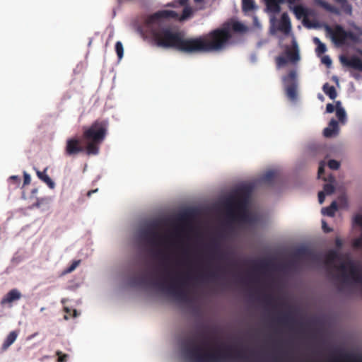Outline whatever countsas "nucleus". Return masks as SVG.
Returning a JSON list of instances; mask_svg holds the SVG:
<instances>
[{
	"label": "nucleus",
	"mask_w": 362,
	"mask_h": 362,
	"mask_svg": "<svg viewBox=\"0 0 362 362\" xmlns=\"http://www.w3.org/2000/svg\"><path fill=\"white\" fill-rule=\"evenodd\" d=\"M336 116L340 122L344 123L346 119V114L340 101L335 102Z\"/></svg>",
	"instance_id": "21"
},
{
	"label": "nucleus",
	"mask_w": 362,
	"mask_h": 362,
	"mask_svg": "<svg viewBox=\"0 0 362 362\" xmlns=\"http://www.w3.org/2000/svg\"><path fill=\"white\" fill-rule=\"evenodd\" d=\"M335 245L337 248L340 249L343 245V242L340 238H337L335 240Z\"/></svg>",
	"instance_id": "49"
},
{
	"label": "nucleus",
	"mask_w": 362,
	"mask_h": 362,
	"mask_svg": "<svg viewBox=\"0 0 362 362\" xmlns=\"http://www.w3.org/2000/svg\"><path fill=\"white\" fill-rule=\"evenodd\" d=\"M338 132V122L334 119H332L329 123L328 127L324 129L323 134L325 137H332L334 134H337Z\"/></svg>",
	"instance_id": "17"
},
{
	"label": "nucleus",
	"mask_w": 362,
	"mask_h": 362,
	"mask_svg": "<svg viewBox=\"0 0 362 362\" xmlns=\"http://www.w3.org/2000/svg\"><path fill=\"white\" fill-rule=\"evenodd\" d=\"M276 320L279 324L284 325H291L294 322L293 317L291 316L289 313L283 314L282 315L277 317Z\"/></svg>",
	"instance_id": "27"
},
{
	"label": "nucleus",
	"mask_w": 362,
	"mask_h": 362,
	"mask_svg": "<svg viewBox=\"0 0 362 362\" xmlns=\"http://www.w3.org/2000/svg\"><path fill=\"white\" fill-rule=\"evenodd\" d=\"M40 204L39 201H37V202L34 204V206L40 207Z\"/></svg>",
	"instance_id": "54"
},
{
	"label": "nucleus",
	"mask_w": 362,
	"mask_h": 362,
	"mask_svg": "<svg viewBox=\"0 0 362 362\" xmlns=\"http://www.w3.org/2000/svg\"><path fill=\"white\" fill-rule=\"evenodd\" d=\"M218 277H219V276H218L217 271H210V272H207L206 274H201L199 276V278L202 280L208 279V280H211V281H215V280L218 279Z\"/></svg>",
	"instance_id": "30"
},
{
	"label": "nucleus",
	"mask_w": 362,
	"mask_h": 362,
	"mask_svg": "<svg viewBox=\"0 0 362 362\" xmlns=\"http://www.w3.org/2000/svg\"><path fill=\"white\" fill-rule=\"evenodd\" d=\"M278 29L285 34H288L291 30L290 18L286 13L281 15Z\"/></svg>",
	"instance_id": "16"
},
{
	"label": "nucleus",
	"mask_w": 362,
	"mask_h": 362,
	"mask_svg": "<svg viewBox=\"0 0 362 362\" xmlns=\"http://www.w3.org/2000/svg\"><path fill=\"white\" fill-rule=\"evenodd\" d=\"M293 11L298 19H300L303 17L306 18L308 16V11L301 5L294 6Z\"/></svg>",
	"instance_id": "26"
},
{
	"label": "nucleus",
	"mask_w": 362,
	"mask_h": 362,
	"mask_svg": "<svg viewBox=\"0 0 362 362\" xmlns=\"http://www.w3.org/2000/svg\"><path fill=\"white\" fill-rule=\"evenodd\" d=\"M239 281L243 283V284H245V279H243V278H240L239 279Z\"/></svg>",
	"instance_id": "53"
},
{
	"label": "nucleus",
	"mask_w": 362,
	"mask_h": 362,
	"mask_svg": "<svg viewBox=\"0 0 362 362\" xmlns=\"http://www.w3.org/2000/svg\"><path fill=\"white\" fill-rule=\"evenodd\" d=\"M293 257L296 259H313L317 258V255L310 249L301 247L298 248L293 253Z\"/></svg>",
	"instance_id": "13"
},
{
	"label": "nucleus",
	"mask_w": 362,
	"mask_h": 362,
	"mask_svg": "<svg viewBox=\"0 0 362 362\" xmlns=\"http://www.w3.org/2000/svg\"><path fill=\"white\" fill-rule=\"evenodd\" d=\"M247 198L245 189H241L235 196H232L226 201V215L231 221L239 220L244 223L253 222L252 216L246 209Z\"/></svg>",
	"instance_id": "4"
},
{
	"label": "nucleus",
	"mask_w": 362,
	"mask_h": 362,
	"mask_svg": "<svg viewBox=\"0 0 362 362\" xmlns=\"http://www.w3.org/2000/svg\"><path fill=\"white\" fill-rule=\"evenodd\" d=\"M219 257H220V259H223V258H224V256H223V255H221L219 256Z\"/></svg>",
	"instance_id": "58"
},
{
	"label": "nucleus",
	"mask_w": 362,
	"mask_h": 362,
	"mask_svg": "<svg viewBox=\"0 0 362 362\" xmlns=\"http://www.w3.org/2000/svg\"><path fill=\"white\" fill-rule=\"evenodd\" d=\"M264 300L267 305H270L274 301V298L272 296L268 295L264 297Z\"/></svg>",
	"instance_id": "46"
},
{
	"label": "nucleus",
	"mask_w": 362,
	"mask_h": 362,
	"mask_svg": "<svg viewBox=\"0 0 362 362\" xmlns=\"http://www.w3.org/2000/svg\"><path fill=\"white\" fill-rule=\"evenodd\" d=\"M18 334V333L16 331H12L8 334L2 344L1 349L3 351H6L16 341Z\"/></svg>",
	"instance_id": "22"
},
{
	"label": "nucleus",
	"mask_w": 362,
	"mask_h": 362,
	"mask_svg": "<svg viewBox=\"0 0 362 362\" xmlns=\"http://www.w3.org/2000/svg\"><path fill=\"white\" fill-rule=\"evenodd\" d=\"M340 259L337 250H332L327 252L325 263L327 266L334 267L341 272L342 281L345 284H356L362 286V269L352 260L342 262L339 266L334 265V262Z\"/></svg>",
	"instance_id": "3"
},
{
	"label": "nucleus",
	"mask_w": 362,
	"mask_h": 362,
	"mask_svg": "<svg viewBox=\"0 0 362 362\" xmlns=\"http://www.w3.org/2000/svg\"><path fill=\"white\" fill-rule=\"evenodd\" d=\"M340 60L344 65L362 71V59L360 58L357 57H352L351 58L341 57Z\"/></svg>",
	"instance_id": "14"
},
{
	"label": "nucleus",
	"mask_w": 362,
	"mask_h": 362,
	"mask_svg": "<svg viewBox=\"0 0 362 362\" xmlns=\"http://www.w3.org/2000/svg\"><path fill=\"white\" fill-rule=\"evenodd\" d=\"M86 151V146L81 145V140L76 137L70 138L66 140L64 148V154L66 156H76L80 153Z\"/></svg>",
	"instance_id": "11"
},
{
	"label": "nucleus",
	"mask_w": 362,
	"mask_h": 362,
	"mask_svg": "<svg viewBox=\"0 0 362 362\" xmlns=\"http://www.w3.org/2000/svg\"><path fill=\"white\" fill-rule=\"evenodd\" d=\"M322 228L325 233H329L332 230L330 228L327 227L326 222L324 221H322Z\"/></svg>",
	"instance_id": "50"
},
{
	"label": "nucleus",
	"mask_w": 362,
	"mask_h": 362,
	"mask_svg": "<svg viewBox=\"0 0 362 362\" xmlns=\"http://www.w3.org/2000/svg\"><path fill=\"white\" fill-rule=\"evenodd\" d=\"M37 177L43 181L45 183H46L50 188L54 187V182L52 180V179L47 175L46 170L41 172L37 170Z\"/></svg>",
	"instance_id": "24"
},
{
	"label": "nucleus",
	"mask_w": 362,
	"mask_h": 362,
	"mask_svg": "<svg viewBox=\"0 0 362 362\" xmlns=\"http://www.w3.org/2000/svg\"><path fill=\"white\" fill-rule=\"evenodd\" d=\"M97 190H98V189L89 191V192L87 193V195H88V197H90V194H91L92 193H93V192H96Z\"/></svg>",
	"instance_id": "52"
},
{
	"label": "nucleus",
	"mask_w": 362,
	"mask_h": 362,
	"mask_svg": "<svg viewBox=\"0 0 362 362\" xmlns=\"http://www.w3.org/2000/svg\"><path fill=\"white\" fill-rule=\"evenodd\" d=\"M282 81L284 85L286 95L291 101H295L297 100L298 93V82H297V74L295 70H291L289 73L282 78Z\"/></svg>",
	"instance_id": "9"
},
{
	"label": "nucleus",
	"mask_w": 362,
	"mask_h": 362,
	"mask_svg": "<svg viewBox=\"0 0 362 362\" xmlns=\"http://www.w3.org/2000/svg\"><path fill=\"white\" fill-rule=\"evenodd\" d=\"M329 180L330 182H334V177L333 176H330V177H329Z\"/></svg>",
	"instance_id": "55"
},
{
	"label": "nucleus",
	"mask_w": 362,
	"mask_h": 362,
	"mask_svg": "<svg viewBox=\"0 0 362 362\" xmlns=\"http://www.w3.org/2000/svg\"><path fill=\"white\" fill-rule=\"evenodd\" d=\"M115 52L117 54L118 59H121L124 54V48L122 43L120 41H117L115 43Z\"/></svg>",
	"instance_id": "32"
},
{
	"label": "nucleus",
	"mask_w": 362,
	"mask_h": 362,
	"mask_svg": "<svg viewBox=\"0 0 362 362\" xmlns=\"http://www.w3.org/2000/svg\"><path fill=\"white\" fill-rule=\"evenodd\" d=\"M337 3L339 4L342 10L345 13L351 15L352 13V6L348 2L347 0H334Z\"/></svg>",
	"instance_id": "29"
},
{
	"label": "nucleus",
	"mask_w": 362,
	"mask_h": 362,
	"mask_svg": "<svg viewBox=\"0 0 362 362\" xmlns=\"http://www.w3.org/2000/svg\"><path fill=\"white\" fill-rule=\"evenodd\" d=\"M155 256L156 257H161L162 259L165 261H167L169 259V257L168 255H165L163 253V252L162 250H158L157 251L156 253H155Z\"/></svg>",
	"instance_id": "43"
},
{
	"label": "nucleus",
	"mask_w": 362,
	"mask_h": 362,
	"mask_svg": "<svg viewBox=\"0 0 362 362\" xmlns=\"http://www.w3.org/2000/svg\"><path fill=\"white\" fill-rule=\"evenodd\" d=\"M256 8L254 0H243L242 1V8L245 12H249L253 11Z\"/></svg>",
	"instance_id": "28"
},
{
	"label": "nucleus",
	"mask_w": 362,
	"mask_h": 362,
	"mask_svg": "<svg viewBox=\"0 0 362 362\" xmlns=\"http://www.w3.org/2000/svg\"><path fill=\"white\" fill-rule=\"evenodd\" d=\"M80 263L81 260H74L71 264L63 272V274H67L72 272L80 264Z\"/></svg>",
	"instance_id": "33"
},
{
	"label": "nucleus",
	"mask_w": 362,
	"mask_h": 362,
	"mask_svg": "<svg viewBox=\"0 0 362 362\" xmlns=\"http://www.w3.org/2000/svg\"><path fill=\"white\" fill-rule=\"evenodd\" d=\"M335 106L332 105V103H328L326 105V112L327 113H332L334 111Z\"/></svg>",
	"instance_id": "47"
},
{
	"label": "nucleus",
	"mask_w": 362,
	"mask_h": 362,
	"mask_svg": "<svg viewBox=\"0 0 362 362\" xmlns=\"http://www.w3.org/2000/svg\"><path fill=\"white\" fill-rule=\"evenodd\" d=\"M10 180L13 181V182L15 184H16L17 185H18L21 182V178L18 177V176H16V175H13L10 177Z\"/></svg>",
	"instance_id": "48"
},
{
	"label": "nucleus",
	"mask_w": 362,
	"mask_h": 362,
	"mask_svg": "<svg viewBox=\"0 0 362 362\" xmlns=\"http://www.w3.org/2000/svg\"><path fill=\"white\" fill-rule=\"evenodd\" d=\"M185 218V215H183V216H182L180 218V221H183Z\"/></svg>",
	"instance_id": "57"
},
{
	"label": "nucleus",
	"mask_w": 362,
	"mask_h": 362,
	"mask_svg": "<svg viewBox=\"0 0 362 362\" xmlns=\"http://www.w3.org/2000/svg\"><path fill=\"white\" fill-rule=\"evenodd\" d=\"M322 90L324 93L332 100H334L337 96L335 88L333 86H330L328 83H325L323 85Z\"/></svg>",
	"instance_id": "23"
},
{
	"label": "nucleus",
	"mask_w": 362,
	"mask_h": 362,
	"mask_svg": "<svg viewBox=\"0 0 362 362\" xmlns=\"http://www.w3.org/2000/svg\"><path fill=\"white\" fill-rule=\"evenodd\" d=\"M313 42L317 45L316 52L318 55L324 54L327 51L326 46L317 37L313 39Z\"/></svg>",
	"instance_id": "31"
},
{
	"label": "nucleus",
	"mask_w": 362,
	"mask_h": 362,
	"mask_svg": "<svg viewBox=\"0 0 362 362\" xmlns=\"http://www.w3.org/2000/svg\"><path fill=\"white\" fill-rule=\"evenodd\" d=\"M107 122L104 120H95L89 127H83L82 139L86 142V153L97 155L100 144L107 134Z\"/></svg>",
	"instance_id": "5"
},
{
	"label": "nucleus",
	"mask_w": 362,
	"mask_h": 362,
	"mask_svg": "<svg viewBox=\"0 0 362 362\" xmlns=\"http://www.w3.org/2000/svg\"><path fill=\"white\" fill-rule=\"evenodd\" d=\"M64 310L66 314H69L70 316H72L73 317H76L78 315V313L76 309H71L68 307H64Z\"/></svg>",
	"instance_id": "40"
},
{
	"label": "nucleus",
	"mask_w": 362,
	"mask_h": 362,
	"mask_svg": "<svg viewBox=\"0 0 362 362\" xmlns=\"http://www.w3.org/2000/svg\"><path fill=\"white\" fill-rule=\"evenodd\" d=\"M266 265H267L266 262L264 261H262L259 264H255V268L256 269H257V268L263 269L266 267Z\"/></svg>",
	"instance_id": "51"
},
{
	"label": "nucleus",
	"mask_w": 362,
	"mask_h": 362,
	"mask_svg": "<svg viewBox=\"0 0 362 362\" xmlns=\"http://www.w3.org/2000/svg\"><path fill=\"white\" fill-rule=\"evenodd\" d=\"M23 185H29L30 183V176L26 173H24V175H23Z\"/></svg>",
	"instance_id": "45"
},
{
	"label": "nucleus",
	"mask_w": 362,
	"mask_h": 362,
	"mask_svg": "<svg viewBox=\"0 0 362 362\" xmlns=\"http://www.w3.org/2000/svg\"><path fill=\"white\" fill-rule=\"evenodd\" d=\"M322 62L325 64L327 67H329L332 64V60L329 56H324L322 58Z\"/></svg>",
	"instance_id": "42"
},
{
	"label": "nucleus",
	"mask_w": 362,
	"mask_h": 362,
	"mask_svg": "<svg viewBox=\"0 0 362 362\" xmlns=\"http://www.w3.org/2000/svg\"><path fill=\"white\" fill-rule=\"evenodd\" d=\"M325 195H326V194L322 191H320L318 192V200H319V203L320 204H322L324 202L325 199Z\"/></svg>",
	"instance_id": "44"
},
{
	"label": "nucleus",
	"mask_w": 362,
	"mask_h": 362,
	"mask_svg": "<svg viewBox=\"0 0 362 362\" xmlns=\"http://www.w3.org/2000/svg\"><path fill=\"white\" fill-rule=\"evenodd\" d=\"M21 298V292L16 289H11L6 295H5L1 300V305H4L8 303H11L15 300H18Z\"/></svg>",
	"instance_id": "15"
},
{
	"label": "nucleus",
	"mask_w": 362,
	"mask_h": 362,
	"mask_svg": "<svg viewBox=\"0 0 362 362\" xmlns=\"http://www.w3.org/2000/svg\"><path fill=\"white\" fill-rule=\"evenodd\" d=\"M157 228L158 224L153 223L146 228L142 229L139 234L140 240L153 247L161 245L163 236L157 231Z\"/></svg>",
	"instance_id": "7"
},
{
	"label": "nucleus",
	"mask_w": 362,
	"mask_h": 362,
	"mask_svg": "<svg viewBox=\"0 0 362 362\" xmlns=\"http://www.w3.org/2000/svg\"><path fill=\"white\" fill-rule=\"evenodd\" d=\"M217 250H218V247H215V251H217Z\"/></svg>",
	"instance_id": "61"
},
{
	"label": "nucleus",
	"mask_w": 362,
	"mask_h": 362,
	"mask_svg": "<svg viewBox=\"0 0 362 362\" xmlns=\"http://www.w3.org/2000/svg\"><path fill=\"white\" fill-rule=\"evenodd\" d=\"M324 173H325V163L323 161H322V162H320V165H319L317 175H318L319 178H322L324 180H327V179L325 177H322V175L324 174Z\"/></svg>",
	"instance_id": "39"
},
{
	"label": "nucleus",
	"mask_w": 362,
	"mask_h": 362,
	"mask_svg": "<svg viewBox=\"0 0 362 362\" xmlns=\"http://www.w3.org/2000/svg\"><path fill=\"white\" fill-rule=\"evenodd\" d=\"M326 31L330 35L333 42L337 45H343L346 40L356 41L357 37L351 31H346L341 25H336L333 28L328 25L325 28Z\"/></svg>",
	"instance_id": "8"
},
{
	"label": "nucleus",
	"mask_w": 362,
	"mask_h": 362,
	"mask_svg": "<svg viewBox=\"0 0 362 362\" xmlns=\"http://www.w3.org/2000/svg\"><path fill=\"white\" fill-rule=\"evenodd\" d=\"M64 319L65 320H68L69 319V317L67 315H64Z\"/></svg>",
	"instance_id": "59"
},
{
	"label": "nucleus",
	"mask_w": 362,
	"mask_h": 362,
	"mask_svg": "<svg viewBox=\"0 0 362 362\" xmlns=\"http://www.w3.org/2000/svg\"><path fill=\"white\" fill-rule=\"evenodd\" d=\"M352 245L354 248L362 250V231L360 237L354 240Z\"/></svg>",
	"instance_id": "36"
},
{
	"label": "nucleus",
	"mask_w": 362,
	"mask_h": 362,
	"mask_svg": "<svg viewBox=\"0 0 362 362\" xmlns=\"http://www.w3.org/2000/svg\"><path fill=\"white\" fill-rule=\"evenodd\" d=\"M189 279V274H182L177 273L176 276L171 279L170 284L166 285L165 282H155L154 285L160 290L166 291L168 293L173 296L179 300H185L187 294L182 289V286L185 285L186 280Z\"/></svg>",
	"instance_id": "6"
},
{
	"label": "nucleus",
	"mask_w": 362,
	"mask_h": 362,
	"mask_svg": "<svg viewBox=\"0 0 362 362\" xmlns=\"http://www.w3.org/2000/svg\"><path fill=\"white\" fill-rule=\"evenodd\" d=\"M189 0H174L168 4L170 7L185 6L181 15L176 11L162 10L148 16L139 29L146 33L154 44L163 48H175L184 53H203L219 51L225 48L231 38L228 28H218L207 35L197 37L185 38L183 34L166 23L168 19L185 21L193 15L188 6Z\"/></svg>",
	"instance_id": "1"
},
{
	"label": "nucleus",
	"mask_w": 362,
	"mask_h": 362,
	"mask_svg": "<svg viewBox=\"0 0 362 362\" xmlns=\"http://www.w3.org/2000/svg\"><path fill=\"white\" fill-rule=\"evenodd\" d=\"M337 210V204L335 201L332 202V204L322 208V214L327 216L332 217L334 216L336 211Z\"/></svg>",
	"instance_id": "25"
},
{
	"label": "nucleus",
	"mask_w": 362,
	"mask_h": 362,
	"mask_svg": "<svg viewBox=\"0 0 362 362\" xmlns=\"http://www.w3.org/2000/svg\"><path fill=\"white\" fill-rule=\"evenodd\" d=\"M200 346L192 348L184 347L182 354L189 362H233L235 361H247L248 357L243 351H233L230 348L226 351H216L214 352H202Z\"/></svg>",
	"instance_id": "2"
},
{
	"label": "nucleus",
	"mask_w": 362,
	"mask_h": 362,
	"mask_svg": "<svg viewBox=\"0 0 362 362\" xmlns=\"http://www.w3.org/2000/svg\"><path fill=\"white\" fill-rule=\"evenodd\" d=\"M328 167L332 170H337L340 166V163L336 160L332 159L328 161Z\"/></svg>",
	"instance_id": "38"
},
{
	"label": "nucleus",
	"mask_w": 362,
	"mask_h": 362,
	"mask_svg": "<svg viewBox=\"0 0 362 362\" xmlns=\"http://www.w3.org/2000/svg\"><path fill=\"white\" fill-rule=\"evenodd\" d=\"M232 29L235 31V32H244L246 30V28L245 26L240 23V22H234L232 25Z\"/></svg>",
	"instance_id": "34"
},
{
	"label": "nucleus",
	"mask_w": 362,
	"mask_h": 362,
	"mask_svg": "<svg viewBox=\"0 0 362 362\" xmlns=\"http://www.w3.org/2000/svg\"><path fill=\"white\" fill-rule=\"evenodd\" d=\"M56 355L58 356L57 362H66L68 360V354H63L61 351H57Z\"/></svg>",
	"instance_id": "37"
},
{
	"label": "nucleus",
	"mask_w": 362,
	"mask_h": 362,
	"mask_svg": "<svg viewBox=\"0 0 362 362\" xmlns=\"http://www.w3.org/2000/svg\"><path fill=\"white\" fill-rule=\"evenodd\" d=\"M278 177V173L275 170H269L265 173L261 177V182L264 184H273Z\"/></svg>",
	"instance_id": "20"
},
{
	"label": "nucleus",
	"mask_w": 362,
	"mask_h": 362,
	"mask_svg": "<svg viewBox=\"0 0 362 362\" xmlns=\"http://www.w3.org/2000/svg\"><path fill=\"white\" fill-rule=\"evenodd\" d=\"M195 3H201L204 0H194Z\"/></svg>",
	"instance_id": "56"
},
{
	"label": "nucleus",
	"mask_w": 362,
	"mask_h": 362,
	"mask_svg": "<svg viewBox=\"0 0 362 362\" xmlns=\"http://www.w3.org/2000/svg\"><path fill=\"white\" fill-rule=\"evenodd\" d=\"M322 192L327 195L332 194L334 192V187L332 183L325 184Z\"/></svg>",
	"instance_id": "35"
},
{
	"label": "nucleus",
	"mask_w": 362,
	"mask_h": 362,
	"mask_svg": "<svg viewBox=\"0 0 362 362\" xmlns=\"http://www.w3.org/2000/svg\"><path fill=\"white\" fill-rule=\"evenodd\" d=\"M119 1H120L121 0H118Z\"/></svg>",
	"instance_id": "62"
},
{
	"label": "nucleus",
	"mask_w": 362,
	"mask_h": 362,
	"mask_svg": "<svg viewBox=\"0 0 362 362\" xmlns=\"http://www.w3.org/2000/svg\"><path fill=\"white\" fill-rule=\"evenodd\" d=\"M284 2V0H265L267 10L274 13H278L280 12V4Z\"/></svg>",
	"instance_id": "19"
},
{
	"label": "nucleus",
	"mask_w": 362,
	"mask_h": 362,
	"mask_svg": "<svg viewBox=\"0 0 362 362\" xmlns=\"http://www.w3.org/2000/svg\"><path fill=\"white\" fill-rule=\"evenodd\" d=\"M45 310V308H41L40 311L42 312Z\"/></svg>",
	"instance_id": "60"
},
{
	"label": "nucleus",
	"mask_w": 362,
	"mask_h": 362,
	"mask_svg": "<svg viewBox=\"0 0 362 362\" xmlns=\"http://www.w3.org/2000/svg\"><path fill=\"white\" fill-rule=\"evenodd\" d=\"M354 222L356 225L359 226L362 228V215L357 214L354 218Z\"/></svg>",
	"instance_id": "41"
},
{
	"label": "nucleus",
	"mask_w": 362,
	"mask_h": 362,
	"mask_svg": "<svg viewBox=\"0 0 362 362\" xmlns=\"http://www.w3.org/2000/svg\"><path fill=\"white\" fill-rule=\"evenodd\" d=\"M313 1L315 3V4L324 8L327 11H329V12L336 14V15L340 14L339 8H337L334 6L327 3V1H325L324 0H313Z\"/></svg>",
	"instance_id": "18"
},
{
	"label": "nucleus",
	"mask_w": 362,
	"mask_h": 362,
	"mask_svg": "<svg viewBox=\"0 0 362 362\" xmlns=\"http://www.w3.org/2000/svg\"><path fill=\"white\" fill-rule=\"evenodd\" d=\"M334 353H337L338 356L332 357V361L334 362H339V360L345 362H362V356H358L350 353H345L341 351L336 350Z\"/></svg>",
	"instance_id": "12"
},
{
	"label": "nucleus",
	"mask_w": 362,
	"mask_h": 362,
	"mask_svg": "<svg viewBox=\"0 0 362 362\" xmlns=\"http://www.w3.org/2000/svg\"><path fill=\"white\" fill-rule=\"evenodd\" d=\"M286 57L279 56L276 59V65L279 68L285 66L289 61L292 63H296L300 60L298 45L295 41L293 42V49L286 51Z\"/></svg>",
	"instance_id": "10"
}]
</instances>
